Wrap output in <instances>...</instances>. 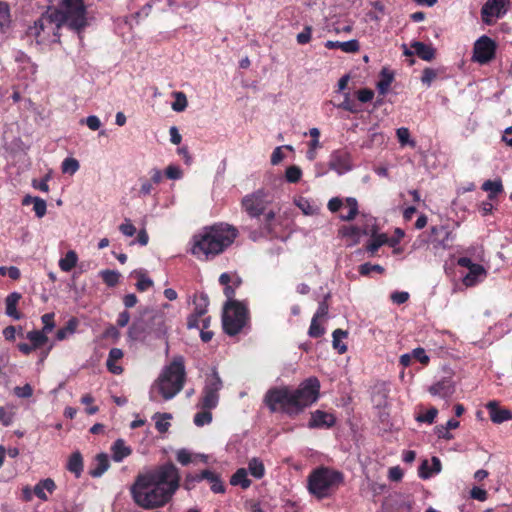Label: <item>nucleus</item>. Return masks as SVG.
I'll list each match as a JSON object with an SVG mask.
<instances>
[{
    "label": "nucleus",
    "instance_id": "obj_35",
    "mask_svg": "<svg viewBox=\"0 0 512 512\" xmlns=\"http://www.w3.org/2000/svg\"><path fill=\"white\" fill-rule=\"evenodd\" d=\"M67 469L74 473L77 477L80 476L83 470L82 456L79 452L73 453L68 461Z\"/></svg>",
    "mask_w": 512,
    "mask_h": 512
},
{
    "label": "nucleus",
    "instance_id": "obj_58",
    "mask_svg": "<svg viewBox=\"0 0 512 512\" xmlns=\"http://www.w3.org/2000/svg\"><path fill=\"white\" fill-rule=\"evenodd\" d=\"M119 230L128 237H132L136 233L135 226L131 223L130 220L126 219L120 226Z\"/></svg>",
    "mask_w": 512,
    "mask_h": 512
},
{
    "label": "nucleus",
    "instance_id": "obj_51",
    "mask_svg": "<svg viewBox=\"0 0 512 512\" xmlns=\"http://www.w3.org/2000/svg\"><path fill=\"white\" fill-rule=\"evenodd\" d=\"M33 210L38 218L44 217L47 212L46 201L39 197L36 198V200L33 203Z\"/></svg>",
    "mask_w": 512,
    "mask_h": 512
},
{
    "label": "nucleus",
    "instance_id": "obj_37",
    "mask_svg": "<svg viewBox=\"0 0 512 512\" xmlns=\"http://www.w3.org/2000/svg\"><path fill=\"white\" fill-rule=\"evenodd\" d=\"M248 470H249V473L257 479L262 478L265 474L264 464L258 458H252L249 460Z\"/></svg>",
    "mask_w": 512,
    "mask_h": 512
},
{
    "label": "nucleus",
    "instance_id": "obj_20",
    "mask_svg": "<svg viewBox=\"0 0 512 512\" xmlns=\"http://www.w3.org/2000/svg\"><path fill=\"white\" fill-rule=\"evenodd\" d=\"M112 458L115 462H121L124 458L128 457L132 450L128 447L123 439H117L112 445Z\"/></svg>",
    "mask_w": 512,
    "mask_h": 512
},
{
    "label": "nucleus",
    "instance_id": "obj_28",
    "mask_svg": "<svg viewBox=\"0 0 512 512\" xmlns=\"http://www.w3.org/2000/svg\"><path fill=\"white\" fill-rule=\"evenodd\" d=\"M429 392L434 396L446 398L452 395L453 388L449 382L442 381L431 386Z\"/></svg>",
    "mask_w": 512,
    "mask_h": 512
},
{
    "label": "nucleus",
    "instance_id": "obj_2",
    "mask_svg": "<svg viewBox=\"0 0 512 512\" xmlns=\"http://www.w3.org/2000/svg\"><path fill=\"white\" fill-rule=\"evenodd\" d=\"M62 25L80 31L87 25L83 0H62L57 9L48 10L28 28V36L37 44L47 45L59 40Z\"/></svg>",
    "mask_w": 512,
    "mask_h": 512
},
{
    "label": "nucleus",
    "instance_id": "obj_1",
    "mask_svg": "<svg viewBox=\"0 0 512 512\" xmlns=\"http://www.w3.org/2000/svg\"><path fill=\"white\" fill-rule=\"evenodd\" d=\"M180 474L172 463L139 474L131 487L134 502L144 509H154L168 503L179 488Z\"/></svg>",
    "mask_w": 512,
    "mask_h": 512
},
{
    "label": "nucleus",
    "instance_id": "obj_38",
    "mask_svg": "<svg viewBox=\"0 0 512 512\" xmlns=\"http://www.w3.org/2000/svg\"><path fill=\"white\" fill-rule=\"evenodd\" d=\"M345 206L348 208L347 214L340 216L343 221H351L358 214V202L355 198L348 197L345 200Z\"/></svg>",
    "mask_w": 512,
    "mask_h": 512
},
{
    "label": "nucleus",
    "instance_id": "obj_45",
    "mask_svg": "<svg viewBox=\"0 0 512 512\" xmlns=\"http://www.w3.org/2000/svg\"><path fill=\"white\" fill-rule=\"evenodd\" d=\"M302 177V170L299 166L291 165L286 169L285 178L289 183H297Z\"/></svg>",
    "mask_w": 512,
    "mask_h": 512
},
{
    "label": "nucleus",
    "instance_id": "obj_15",
    "mask_svg": "<svg viewBox=\"0 0 512 512\" xmlns=\"http://www.w3.org/2000/svg\"><path fill=\"white\" fill-rule=\"evenodd\" d=\"M487 275L486 270L480 264L472 266L468 273L463 277V284L466 287H472L477 283L483 281Z\"/></svg>",
    "mask_w": 512,
    "mask_h": 512
},
{
    "label": "nucleus",
    "instance_id": "obj_50",
    "mask_svg": "<svg viewBox=\"0 0 512 512\" xmlns=\"http://www.w3.org/2000/svg\"><path fill=\"white\" fill-rule=\"evenodd\" d=\"M371 272L383 273L384 268L378 264L364 263L359 266L361 275H369Z\"/></svg>",
    "mask_w": 512,
    "mask_h": 512
},
{
    "label": "nucleus",
    "instance_id": "obj_63",
    "mask_svg": "<svg viewBox=\"0 0 512 512\" xmlns=\"http://www.w3.org/2000/svg\"><path fill=\"white\" fill-rule=\"evenodd\" d=\"M177 461L182 465H188L192 461V455L189 451L181 449L176 454Z\"/></svg>",
    "mask_w": 512,
    "mask_h": 512
},
{
    "label": "nucleus",
    "instance_id": "obj_57",
    "mask_svg": "<svg viewBox=\"0 0 512 512\" xmlns=\"http://www.w3.org/2000/svg\"><path fill=\"white\" fill-rule=\"evenodd\" d=\"M308 333L314 338L320 337L324 333V329L318 324L316 318H312Z\"/></svg>",
    "mask_w": 512,
    "mask_h": 512
},
{
    "label": "nucleus",
    "instance_id": "obj_8",
    "mask_svg": "<svg viewBox=\"0 0 512 512\" xmlns=\"http://www.w3.org/2000/svg\"><path fill=\"white\" fill-rule=\"evenodd\" d=\"M265 403L272 412L297 415L292 390L288 387L270 389L265 395Z\"/></svg>",
    "mask_w": 512,
    "mask_h": 512
},
{
    "label": "nucleus",
    "instance_id": "obj_44",
    "mask_svg": "<svg viewBox=\"0 0 512 512\" xmlns=\"http://www.w3.org/2000/svg\"><path fill=\"white\" fill-rule=\"evenodd\" d=\"M100 276L109 287H114L119 281L120 274L114 270H102Z\"/></svg>",
    "mask_w": 512,
    "mask_h": 512
},
{
    "label": "nucleus",
    "instance_id": "obj_31",
    "mask_svg": "<svg viewBox=\"0 0 512 512\" xmlns=\"http://www.w3.org/2000/svg\"><path fill=\"white\" fill-rule=\"evenodd\" d=\"M78 324L79 322L76 318L69 319L66 326L57 331L56 339L58 341H63L73 335L76 332Z\"/></svg>",
    "mask_w": 512,
    "mask_h": 512
},
{
    "label": "nucleus",
    "instance_id": "obj_55",
    "mask_svg": "<svg viewBox=\"0 0 512 512\" xmlns=\"http://www.w3.org/2000/svg\"><path fill=\"white\" fill-rule=\"evenodd\" d=\"M153 183L148 179H140L139 196L145 197L151 194Z\"/></svg>",
    "mask_w": 512,
    "mask_h": 512
},
{
    "label": "nucleus",
    "instance_id": "obj_46",
    "mask_svg": "<svg viewBox=\"0 0 512 512\" xmlns=\"http://www.w3.org/2000/svg\"><path fill=\"white\" fill-rule=\"evenodd\" d=\"M396 133H397L398 141L402 146L409 145L411 147H415L416 143L414 140H411L410 132H409L408 128H405V127L398 128Z\"/></svg>",
    "mask_w": 512,
    "mask_h": 512
},
{
    "label": "nucleus",
    "instance_id": "obj_53",
    "mask_svg": "<svg viewBox=\"0 0 512 512\" xmlns=\"http://www.w3.org/2000/svg\"><path fill=\"white\" fill-rule=\"evenodd\" d=\"M165 174L169 179L178 180L182 178L183 171L179 166L169 165L165 170Z\"/></svg>",
    "mask_w": 512,
    "mask_h": 512
},
{
    "label": "nucleus",
    "instance_id": "obj_32",
    "mask_svg": "<svg viewBox=\"0 0 512 512\" xmlns=\"http://www.w3.org/2000/svg\"><path fill=\"white\" fill-rule=\"evenodd\" d=\"M482 189L489 193V199H493L497 194L503 192L502 181L500 179L487 180L482 184Z\"/></svg>",
    "mask_w": 512,
    "mask_h": 512
},
{
    "label": "nucleus",
    "instance_id": "obj_6",
    "mask_svg": "<svg viewBox=\"0 0 512 512\" xmlns=\"http://www.w3.org/2000/svg\"><path fill=\"white\" fill-rule=\"evenodd\" d=\"M342 481L340 473L320 468L311 473L308 479V488L311 494L317 498H324L330 494L333 488Z\"/></svg>",
    "mask_w": 512,
    "mask_h": 512
},
{
    "label": "nucleus",
    "instance_id": "obj_23",
    "mask_svg": "<svg viewBox=\"0 0 512 512\" xmlns=\"http://www.w3.org/2000/svg\"><path fill=\"white\" fill-rule=\"evenodd\" d=\"M339 233L343 236V237H349L353 240V244H357L360 240V236L363 234V235H368L370 233L369 229L367 228H360L358 226H354V225H351V226H344L342 227L340 230H339Z\"/></svg>",
    "mask_w": 512,
    "mask_h": 512
},
{
    "label": "nucleus",
    "instance_id": "obj_41",
    "mask_svg": "<svg viewBox=\"0 0 512 512\" xmlns=\"http://www.w3.org/2000/svg\"><path fill=\"white\" fill-rule=\"evenodd\" d=\"M79 168V161L73 157L65 158L61 164V170L64 174L74 175Z\"/></svg>",
    "mask_w": 512,
    "mask_h": 512
},
{
    "label": "nucleus",
    "instance_id": "obj_14",
    "mask_svg": "<svg viewBox=\"0 0 512 512\" xmlns=\"http://www.w3.org/2000/svg\"><path fill=\"white\" fill-rule=\"evenodd\" d=\"M335 423V417L331 413L322 410H316L311 414L308 423L309 428H330Z\"/></svg>",
    "mask_w": 512,
    "mask_h": 512
},
{
    "label": "nucleus",
    "instance_id": "obj_33",
    "mask_svg": "<svg viewBox=\"0 0 512 512\" xmlns=\"http://www.w3.org/2000/svg\"><path fill=\"white\" fill-rule=\"evenodd\" d=\"M26 338L31 342V345L35 349L44 345L48 340L46 333L41 330H32L27 332Z\"/></svg>",
    "mask_w": 512,
    "mask_h": 512
},
{
    "label": "nucleus",
    "instance_id": "obj_24",
    "mask_svg": "<svg viewBox=\"0 0 512 512\" xmlns=\"http://www.w3.org/2000/svg\"><path fill=\"white\" fill-rule=\"evenodd\" d=\"M109 468V459L106 454H99L96 456L93 468L90 471L92 477L102 476Z\"/></svg>",
    "mask_w": 512,
    "mask_h": 512
},
{
    "label": "nucleus",
    "instance_id": "obj_34",
    "mask_svg": "<svg viewBox=\"0 0 512 512\" xmlns=\"http://www.w3.org/2000/svg\"><path fill=\"white\" fill-rule=\"evenodd\" d=\"M172 415L169 413H156L153 416L155 427L160 433H165L170 427Z\"/></svg>",
    "mask_w": 512,
    "mask_h": 512
},
{
    "label": "nucleus",
    "instance_id": "obj_27",
    "mask_svg": "<svg viewBox=\"0 0 512 512\" xmlns=\"http://www.w3.org/2000/svg\"><path fill=\"white\" fill-rule=\"evenodd\" d=\"M12 23V16L8 3L0 0V32L8 30Z\"/></svg>",
    "mask_w": 512,
    "mask_h": 512
},
{
    "label": "nucleus",
    "instance_id": "obj_43",
    "mask_svg": "<svg viewBox=\"0 0 512 512\" xmlns=\"http://www.w3.org/2000/svg\"><path fill=\"white\" fill-rule=\"evenodd\" d=\"M209 301L208 297L204 294H201L199 296H195L194 298V305H195V313L199 316H203L208 307Z\"/></svg>",
    "mask_w": 512,
    "mask_h": 512
},
{
    "label": "nucleus",
    "instance_id": "obj_54",
    "mask_svg": "<svg viewBox=\"0 0 512 512\" xmlns=\"http://www.w3.org/2000/svg\"><path fill=\"white\" fill-rule=\"evenodd\" d=\"M14 393L19 398H29L33 394V389L30 384H25L24 386L15 387Z\"/></svg>",
    "mask_w": 512,
    "mask_h": 512
},
{
    "label": "nucleus",
    "instance_id": "obj_11",
    "mask_svg": "<svg viewBox=\"0 0 512 512\" xmlns=\"http://www.w3.org/2000/svg\"><path fill=\"white\" fill-rule=\"evenodd\" d=\"M495 50V42L488 36H481L474 44L473 60L480 64H485L493 59Z\"/></svg>",
    "mask_w": 512,
    "mask_h": 512
},
{
    "label": "nucleus",
    "instance_id": "obj_25",
    "mask_svg": "<svg viewBox=\"0 0 512 512\" xmlns=\"http://www.w3.org/2000/svg\"><path fill=\"white\" fill-rule=\"evenodd\" d=\"M369 231V234H371V240L367 244V251L371 254H374L382 245L387 243L388 237L383 233L377 234L374 227Z\"/></svg>",
    "mask_w": 512,
    "mask_h": 512
},
{
    "label": "nucleus",
    "instance_id": "obj_29",
    "mask_svg": "<svg viewBox=\"0 0 512 512\" xmlns=\"http://www.w3.org/2000/svg\"><path fill=\"white\" fill-rule=\"evenodd\" d=\"M231 485L241 486L246 489L251 485V481L248 478V472L244 468H239L230 479Z\"/></svg>",
    "mask_w": 512,
    "mask_h": 512
},
{
    "label": "nucleus",
    "instance_id": "obj_42",
    "mask_svg": "<svg viewBox=\"0 0 512 512\" xmlns=\"http://www.w3.org/2000/svg\"><path fill=\"white\" fill-rule=\"evenodd\" d=\"M426 467H427V462L425 461V462H423V464L420 468V471H419V475L423 479L429 478L432 475V473H439L441 471V462L437 457H433L432 458V471L426 470Z\"/></svg>",
    "mask_w": 512,
    "mask_h": 512
},
{
    "label": "nucleus",
    "instance_id": "obj_48",
    "mask_svg": "<svg viewBox=\"0 0 512 512\" xmlns=\"http://www.w3.org/2000/svg\"><path fill=\"white\" fill-rule=\"evenodd\" d=\"M438 415V410L434 407L430 408L426 413L416 416V421L420 423L432 424Z\"/></svg>",
    "mask_w": 512,
    "mask_h": 512
},
{
    "label": "nucleus",
    "instance_id": "obj_16",
    "mask_svg": "<svg viewBox=\"0 0 512 512\" xmlns=\"http://www.w3.org/2000/svg\"><path fill=\"white\" fill-rule=\"evenodd\" d=\"M490 418L494 423H502L512 419V413L507 409H502L496 401H490L486 405Z\"/></svg>",
    "mask_w": 512,
    "mask_h": 512
},
{
    "label": "nucleus",
    "instance_id": "obj_9",
    "mask_svg": "<svg viewBox=\"0 0 512 512\" xmlns=\"http://www.w3.org/2000/svg\"><path fill=\"white\" fill-rule=\"evenodd\" d=\"M222 386V380L216 371L209 374L206 377L202 397L198 406L201 409L207 410L215 408L219 402V391L222 389Z\"/></svg>",
    "mask_w": 512,
    "mask_h": 512
},
{
    "label": "nucleus",
    "instance_id": "obj_30",
    "mask_svg": "<svg viewBox=\"0 0 512 512\" xmlns=\"http://www.w3.org/2000/svg\"><path fill=\"white\" fill-rule=\"evenodd\" d=\"M77 262V253L74 250H70L59 260V267L63 272H69L76 266Z\"/></svg>",
    "mask_w": 512,
    "mask_h": 512
},
{
    "label": "nucleus",
    "instance_id": "obj_60",
    "mask_svg": "<svg viewBox=\"0 0 512 512\" xmlns=\"http://www.w3.org/2000/svg\"><path fill=\"white\" fill-rule=\"evenodd\" d=\"M93 401H94V398L90 394H86V395L82 396V398H81V402L88 406L86 408V412L89 415H93L98 412L97 406L90 405L91 403H93Z\"/></svg>",
    "mask_w": 512,
    "mask_h": 512
},
{
    "label": "nucleus",
    "instance_id": "obj_5",
    "mask_svg": "<svg viewBox=\"0 0 512 512\" xmlns=\"http://www.w3.org/2000/svg\"><path fill=\"white\" fill-rule=\"evenodd\" d=\"M249 315L245 304L238 301H227L223 307L222 325L225 333L230 336L238 334L248 323Z\"/></svg>",
    "mask_w": 512,
    "mask_h": 512
},
{
    "label": "nucleus",
    "instance_id": "obj_4",
    "mask_svg": "<svg viewBox=\"0 0 512 512\" xmlns=\"http://www.w3.org/2000/svg\"><path fill=\"white\" fill-rule=\"evenodd\" d=\"M185 383L184 360L177 356L167 365L151 387L150 399L156 401V393L164 400L174 398L183 388Z\"/></svg>",
    "mask_w": 512,
    "mask_h": 512
},
{
    "label": "nucleus",
    "instance_id": "obj_39",
    "mask_svg": "<svg viewBox=\"0 0 512 512\" xmlns=\"http://www.w3.org/2000/svg\"><path fill=\"white\" fill-rule=\"evenodd\" d=\"M172 96L174 97V102L171 104V108L175 112H182L184 111L188 106L187 97L183 92L175 91L172 93Z\"/></svg>",
    "mask_w": 512,
    "mask_h": 512
},
{
    "label": "nucleus",
    "instance_id": "obj_21",
    "mask_svg": "<svg viewBox=\"0 0 512 512\" xmlns=\"http://www.w3.org/2000/svg\"><path fill=\"white\" fill-rule=\"evenodd\" d=\"M295 205L303 212L304 215L312 216L319 213L320 207L312 200L299 197L294 201Z\"/></svg>",
    "mask_w": 512,
    "mask_h": 512
},
{
    "label": "nucleus",
    "instance_id": "obj_56",
    "mask_svg": "<svg viewBox=\"0 0 512 512\" xmlns=\"http://www.w3.org/2000/svg\"><path fill=\"white\" fill-rule=\"evenodd\" d=\"M309 135L311 136L312 140L308 143V147L321 148V143L319 141L320 130L316 127H313L309 130Z\"/></svg>",
    "mask_w": 512,
    "mask_h": 512
},
{
    "label": "nucleus",
    "instance_id": "obj_19",
    "mask_svg": "<svg viewBox=\"0 0 512 512\" xmlns=\"http://www.w3.org/2000/svg\"><path fill=\"white\" fill-rule=\"evenodd\" d=\"M325 47L328 49L339 48L345 53H356L360 49L359 42L355 39L345 41V42L328 40L325 43Z\"/></svg>",
    "mask_w": 512,
    "mask_h": 512
},
{
    "label": "nucleus",
    "instance_id": "obj_40",
    "mask_svg": "<svg viewBox=\"0 0 512 512\" xmlns=\"http://www.w3.org/2000/svg\"><path fill=\"white\" fill-rule=\"evenodd\" d=\"M333 347L340 353H344L347 350L346 345L342 342L343 339L347 337V332L336 329L333 334Z\"/></svg>",
    "mask_w": 512,
    "mask_h": 512
},
{
    "label": "nucleus",
    "instance_id": "obj_59",
    "mask_svg": "<svg viewBox=\"0 0 512 512\" xmlns=\"http://www.w3.org/2000/svg\"><path fill=\"white\" fill-rule=\"evenodd\" d=\"M83 122H85L92 131L98 130L102 125L100 119L95 115H90L85 120H81V123Z\"/></svg>",
    "mask_w": 512,
    "mask_h": 512
},
{
    "label": "nucleus",
    "instance_id": "obj_12",
    "mask_svg": "<svg viewBox=\"0 0 512 512\" xmlns=\"http://www.w3.org/2000/svg\"><path fill=\"white\" fill-rule=\"evenodd\" d=\"M268 201L263 191L247 195L242 200L245 212L251 217H258L266 210Z\"/></svg>",
    "mask_w": 512,
    "mask_h": 512
},
{
    "label": "nucleus",
    "instance_id": "obj_61",
    "mask_svg": "<svg viewBox=\"0 0 512 512\" xmlns=\"http://www.w3.org/2000/svg\"><path fill=\"white\" fill-rule=\"evenodd\" d=\"M414 359L418 360L422 364H428L429 356L426 354L423 348H415L412 352Z\"/></svg>",
    "mask_w": 512,
    "mask_h": 512
},
{
    "label": "nucleus",
    "instance_id": "obj_62",
    "mask_svg": "<svg viewBox=\"0 0 512 512\" xmlns=\"http://www.w3.org/2000/svg\"><path fill=\"white\" fill-rule=\"evenodd\" d=\"M470 496L475 500L483 502L487 499L488 494L486 490L480 487H473L470 491Z\"/></svg>",
    "mask_w": 512,
    "mask_h": 512
},
{
    "label": "nucleus",
    "instance_id": "obj_18",
    "mask_svg": "<svg viewBox=\"0 0 512 512\" xmlns=\"http://www.w3.org/2000/svg\"><path fill=\"white\" fill-rule=\"evenodd\" d=\"M20 299L21 294L18 292L10 293L5 299V313L15 320L21 318V314L17 311V305Z\"/></svg>",
    "mask_w": 512,
    "mask_h": 512
},
{
    "label": "nucleus",
    "instance_id": "obj_64",
    "mask_svg": "<svg viewBox=\"0 0 512 512\" xmlns=\"http://www.w3.org/2000/svg\"><path fill=\"white\" fill-rule=\"evenodd\" d=\"M312 28L306 26L302 32L297 35V42L299 44H306L311 40Z\"/></svg>",
    "mask_w": 512,
    "mask_h": 512
},
{
    "label": "nucleus",
    "instance_id": "obj_10",
    "mask_svg": "<svg viewBox=\"0 0 512 512\" xmlns=\"http://www.w3.org/2000/svg\"><path fill=\"white\" fill-rule=\"evenodd\" d=\"M508 0H487L481 9V18L485 24L491 25L507 12Z\"/></svg>",
    "mask_w": 512,
    "mask_h": 512
},
{
    "label": "nucleus",
    "instance_id": "obj_52",
    "mask_svg": "<svg viewBox=\"0 0 512 512\" xmlns=\"http://www.w3.org/2000/svg\"><path fill=\"white\" fill-rule=\"evenodd\" d=\"M42 323H43V329L41 331H44L45 333H48L53 330L55 327L54 323V313H46L41 317Z\"/></svg>",
    "mask_w": 512,
    "mask_h": 512
},
{
    "label": "nucleus",
    "instance_id": "obj_17",
    "mask_svg": "<svg viewBox=\"0 0 512 512\" xmlns=\"http://www.w3.org/2000/svg\"><path fill=\"white\" fill-rule=\"evenodd\" d=\"M56 489V484L54 482V480H52L51 478H46L44 480H41L39 481L35 486H34V493L35 495L43 500V501H47L48 500V494H52Z\"/></svg>",
    "mask_w": 512,
    "mask_h": 512
},
{
    "label": "nucleus",
    "instance_id": "obj_7",
    "mask_svg": "<svg viewBox=\"0 0 512 512\" xmlns=\"http://www.w3.org/2000/svg\"><path fill=\"white\" fill-rule=\"evenodd\" d=\"M320 394V382L316 377L304 380L297 389L292 390L293 402L296 413H301L305 408L315 403Z\"/></svg>",
    "mask_w": 512,
    "mask_h": 512
},
{
    "label": "nucleus",
    "instance_id": "obj_3",
    "mask_svg": "<svg viewBox=\"0 0 512 512\" xmlns=\"http://www.w3.org/2000/svg\"><path fill=\"white\" fill-rule=\"evenodd\" d=\"M236 236V229L227 224L206 227L193 235L189 252L200 261L211 260L230 246Z\"/></svg>",
    "mask_w": 512,
    "mask_h": 512
},
{
    "label": "nucleus",
    "instance_id": "obj_22",
    "mask_svg": "<svg viewBox=\"0 0 512 512\" xmlns=\"http://www.w3.org/2000/svg\"><path fill=\"white\" fill-rule=\"evenodd\" d=\"M123 357V352L119 348H112L109 352L108 359H107V368L108 370L116 375H119L122 373L123 369L121 366L116 365V362L120 360Z\"/></svg>",
    "mask_w": 512,
    "mask_h": 512
},
{
    "label": "nucleus",
    "instance_id": "obj_36",
    "mask_svg": "<svg viewBox=\"0 0 512 512\" xmlns=\"http://www.w3.org/2000/svg\"><path fill=\"white\" fill-rule=\"evenodd\" d=\"M154 326L151 327V331L155 334L156 337L161 338L167 334V326L165 324V318L163 314H156L153 317Z\"/></svg>",
    "mask_w": 512,
    "mask_h": 512
},
{
    "label": "nucleus",
    "instance_id": "obj_47",
    "mask_svg": "<svg viewBox=\"0 0 512 512\" xmlns=\"http://www.w3.org/2000/svg\"><path fill=\"white\" fill-rule=\"evenodd\" d=\"M135 274L138 277L136 287L139 291H146L153 286V281L150 278L146 277L143 272L139 271L135 272Z\"/></svg>",
    "mask_w": 512,
    "mask_h": 512
},
{
    "label": "nucleus",
    "instance_id": "obj_49",
    "mask_svg": "<svg viewBox=\"0 0 512 512\" xmlns=\"http://www.w3.org/2000/svg\"><path fill=\"white\" fill-rule=\"evenodd\" d=\"M204 411L199 412L194 417V423L197 426H204L212 421V414L209 410L203 409Z\"/></svg>",
    "mask_w": 512,
    "mask_h": 512
},
{
    "label": "nucleus",
    "instance_id": "obj_13",
    "mask_svg": "<svg viewBox=\"0 0 512 512\" xmlns=\"http://www.w3.org/2000/svg\"><path fill=\"white\" fill-rule=\"evenodd\" d=\"M329 168L342 175L351 169L350 155L341 150L333 151L330 155Z\"/></svg>",
    "mask_w": 512,
    "mask_h": 512
},
{
    "label": "nucleus",
    "instance_id": "obj_26",
    "mask_svg": "<svg viewBox=\"0 0 512 512\" xmlns=\"http://www.w3.org/2000/svg\"><path fill=\"white\" fill-rule=\"evenodd\" d=\"M411 47L414 49V53L423 60L430 61L435 55L434 49L430 45H426L422 42H413Z\"/></svg>",
    "mask_w": 512,
    "mask_h": 512
}]
</instances>
